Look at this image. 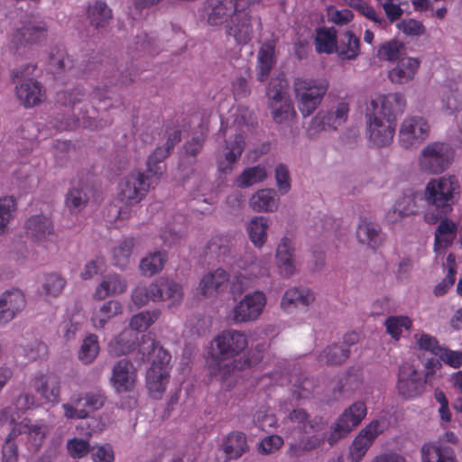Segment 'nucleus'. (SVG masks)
Here are the masks:
<instances>
[{"mask_svg":"<svg viewBox=\"0 0 462 462\" xmlns=\"http://www.w3.org/2000/svg\"><path fill=\"white\" fill-rule=\"evenodd\" d=\"M289 420L298 424L299 429L304 433H310L318 425L317 420H310V416L303 409H295L289 414Z\"/></svg>","mask_w":462,"mask_h":462,"instance_id":"obj_58","label":"nucleus"},{"mask_svg":"<svg viewBox=\"0 0 462 462\" xmlns=\"http://www.w3.org/2000/svg\"><path fill=\"white\" fill-rule=\"evenodd\" d=\"M415 337L418 347L420 350L430 352L435 356H439L440 352L443 350L444 346L439 344L437 337L430 334L422 332L419 335H416Z\"/></svg>","mask_w":462,"mask_h":462,"instance_id":"obj_60","label":"nucleus"},{"mask_svg":"<svg viewBox=\"0 0 462 462\" xmlns=\"http://www.w3.org/2000/svg\"><path fill=\"white\" fill-rule=\"evenodd\" d=\"M405 107L406 99L401 93L380 94L370 100L365 109V134L373 146L385 147L392 143L397 116Z\"/></svg>","mask_w":462,"mask_h":462,"instance_id":"obj_2","label":"nucleus"},{"mask_svg":"<svg viewBox=\"0 0 462 462\" xmlns=\"http://www.w3.org/2000/svg\"><path fill=\"white\" fill-rule=\"evenodd\" d=\"M130 51L132 53L136 52L138 56H141V54L154 55L158 53L157 44L154 40L146 33L136 36L134 46L130 47Z\"/></svg>","mask_w":462,"mask_h":462,"instance_id":"obj_56","label":"nucleus"},{"mask_svg":"<svg viewBox=\"0 0 462 462\" xmlns=\"http://www.w3.org/2000/svg\"><path fill=\"white\" fill-rule=\"evenodd\" d=\"M421 462H457L453 449L445 445L425 443L421 448Z\"/></svg>","mask_w":462,"mask_h":462,"instance_id":"obj_31","label":"nucleus"},{"mask_svg":"<svg viewBox=\"0 0 462 462\" xmlns=\"http://www.w3.org/2000/svg\"><path fill=\"white\" fill-rule=\"evenodd\" d=\"M350 350L334 344L326 347L319 356V362L326 365H341L349 357Z\"/></svg>","mask_w":462,"mask_h":462,"instance_id":"obj_44","label":"nucleus"},{"mask_svg":"<svg viewBox=\"0 0 462 462\" xmlns=\"http://www.w3.org/2000/svg\"><path fill=\"white\" fill-rule=\"evenodd\" d=\"M268 228L267 219L263 217H254L248 225V235L252 243L261 247L266 240V231Z\"/></svg>","mask_w":462,"mask_h":462,"instance_id":"obj_48","label":"nucleus"},{"mask_svg":"<svg viewBox=\"0 0 462 462\" xmlns=\"http://www.w3.org/2000/svg\"><path fill=\"white\" fill-rule=\"evenodd\" d=\"M158 342L155 338L149 333L143 335L141 337V341L137 345L138 354L141 356L140 360L142 362L148 361L152 356V354L158 353L159 348Z\"/></svg>","mask_w":462,"mask_h":462,"instance_id":"obj_59","label":"nucleus"},{"mask_svg":"<svg viewBox=\"0 0 462 462\" xmlns=\"http://www.w3.org/2000/svg\"><path fill=\"white\" fill-rule=\"evenodd\" d=\"M430 133V125L422 116H407L401 124L399 131L400 143L408 148L422 143Z\"/></svg>","mask_w":462,"mask_h":462,"instance_id":"obj_15","label":"nucleus"},{"mask_svg":"<svg viewBox=\"0 0 462 462\" xmlns=\"http://www.w3.org/2000/svg\"><path fill=\"white\" fill-rule=\"evenodd\" d=\"M283 445V439L279 435L267 436L261 440L258 451L261 454L268 455L279 450Z\"/></svg>","mask_w":462,"mask_h":462,"instance_id":"obj_63","label":"nucleus"},{"mask_svg":"<svg viewBox=\"0 0 462 462\" xmlns=\"http://www.w3.org/2000/svg\"><path fill=\"white\" fill-rule=\"evenodd\" d=\"M386 332L394 339H399L403 330H409L412 325L407 316H390L384 322Z\"/></svg>","mask_w":462,"mask_h":462,"instance_id":"obj_54","label":"nucleus"},{"mask_svg":"<svg viewBox=\"0 0 462 462\" xmlns=\"http://www.w3.org/2000/svg\"><path fill=\"white\" fill-rule=\"evenodd\" d=\"M145 175L140 171H133L124 177L118 186V199L126 206L139 204L149 193L152 185V175ZM155 179H157L154 176Z\"/></svg>","mask_w":462,"mask_h":462,"instance_id":"obj_8","label":"nucleus"},{"mask_svg":"<svg viewBox=\"0 0 462 462\" xmlns=\"http://www.w3.org/2000/svg\"><path fill=\"white\" fill-rule=\"evenodd\" d=\"M233 242L228 235H219L213 236L207 245L205 254L215 257L217 260H223L229 255L232 251Z\"/></svg>","mask_w":462,"mask_h":462,"instance_id":"obj_41","label":"nucleus"},{"mask_svg":"<svg viewBox=\"0 0 462 462\" xmlns=\"http://www.w3.org/2000/svg\"><path fill=\"white\" fill-rule=\"evenodd\" d=\"M274 44L272 42H264L258 51L257 56V79L264 81L274 63Z\"/></svg>","mask_w":462,"mask_h":462,"instance_id":"obj_40","label":"nucleus"},{"mask_svg":"<svg viewBox=\"0 0 462 462\" xmlns=\"http://www.w3.org/2000/svg\"><path fill=\"white\" fill-rule=\"evenodd\" d=\"M88 202V196L83 188H71L66 194L65 206L70 213H79Z\"/></svg>","mask_w":462,"mask_h":462,"instance_id":"obj_49","label":"nucleus"},{"mask_svg":"<svg viewBox=\"0 0 462 462\" xmlns=\"http://www.w3.org/2000/svg\"><path fill=\"white\" fill-rule=\"evenodd\" d=\"M67 450L72 458L79 459L91 451V446L88 440L73 438L67 441Z\"/></svg>","mask_w":462,"mask_h":462,"instance_id":"obj_62","label":"nucleus"},{"mask_svg":"<svg viewBox=\"0 0 462 462\" xmlns=\"http://www.w3.org/2000/svg\"><path fill=\"white\" fill-rule=\"evenodd\" d=\"M159 310H146L134 315L130 319L132 331L142 332L148 329L160 317Z\"/></svg>","mask_w":462,"mask_h":462,"instance_id":"obj_50","label":"nucleus"},{"mask_svg":"<svg viewBox=\"0 0 462 462\" xmlns=\"http://www.w3.org/2000/svg\"><path fill=\"white\" fill-rule=\"evenodd\" d=\"M336 51L342 60H356L360 53L359 37L351 31H346L340 36Z\"/></svg>","mask_w":462,"mask_h":462,"instance_id":"obj_35","label":"nucleus"},{"mask_svg":"<svg viewBox=\"0 0 462 462\" xmlns=\"http://www.w3.org/2000/svg\"><path fill=\"white\" fill-rule=\"evenodd\" d=\"M416 58L402 57L398 59L394 68L389 70L388 78L393 84L403 85L413 80L420 67Z\"/></svg>","mask_w":462,"mask_h":462,"instance_id":"obj_22","label":"nucleus"},{"mask_svg":"<svg viewBox=\"0 0 462 462\" xmlns=\"http://www.w3.org/2000/svg\"><path fill=\"white\" fill-rule=\"evenodd\" d=\"M123 307L118 300H110L96 309L91 316V322L96 329L104 328L107 322L121 314Z\"/></svg>","mask_w":462,"mask_h":462,"instance_id":"obj_32","label":"nucleus"},{"mask_svg":"<svg viewBox=\"0 0 462 462\" xmlns=\"http://www.w3.org/2000/svg\"><path fill=\"white\" fill-rule=\"evenodd\" d=\"M455 157L453 147L443 142L426 145L419 158L420 169L427 173L439 174L446 171Z\"/></svg>","mask_w":462,"mask_h":462,"instance_id":"obj_7","label":"nucleus"},{"mask_svg":"<svg viewBox=\"0 0 462 462\" xmlns=\"http://www.w3.org/2000/svg\"><path fill=\"white\" fill-rule=\"evenodd\" d=\"M328 88L326 80L297 78L293 91L298 108L304 117L310 116L320 105Z\"/></svg>","mask_w":462,"mask_h":462,"instance_id":"obj_6","label":"nucleus"},{"mask_svg":"<svg viewBox=\"0 0 462 462\" xmlns=\"http://www.w3.org/2000/svg\"><path fill=\"white\" fill-rule=\"evenodd\" d=\"M138 341L137 333L125 329L108 344V352L114 356L127 355L134 349Z\"/></svg>","mask_w":462,"mask_h":462,"instance_id":"obj_33","label":"nucleus"},{"mask_svg":"<svg viewBox=\"0 0 462 462\" xmlns=\"http://www.w3.org/2000/svg\"><path fill=\"white\" fill-rule=\"evenodd\" d=\"M441 93L442 108L448 114L457 111L462 100L458 91V80L457 79L447 80L442 86Z\"/></svg>","mask_w":462,"mask_h":462,"instance_id":"obj_37","label":"nucleus"},{"mask_svg":"<svg viewBox=\"0 0 462 462\" xmlns=\"http://www.w3.org/2000/svg\"><path fill=\"white\" fill-rule=\"evenodd\" d=\"M105 400L106 397L100 391L73 395L69 403L62 404L65 417L71 420L85 419L90 411L102 408Z\"/></svg>","mask_w":462,"mask_h":462,"instance_id":"obj_12","label":"nucleus"},{"mask_svg":"<svg viewBox=\"0 0 462 462\" xmlns=\"http://www.w3.org/2000/svg\"><path fill=\"white\" fill-rule=\"evenodd\" d=\"M24 232L28 238L39 244L51 241L55 236L51 217L42 213L32 215L25 220Z\"/></svg>","mask_w":462,"mask_h":462,"instance_id":"obj_16","label":"nucleus"},{"mask_svg":"<svg viewBox=\"0 0 462 462\" xmlns=\"http://www.w3.org/2000/svg\"><path fill=\"white\" fill-rule=\"evenodd\" d=\"M93 462H114L115 454L110 444H104L91 448Z\"/></svg>","mask_w":462,"mask_h":462,"instance_id":"obj_64","label":"nucleus"},{"mask_svg":"<svg viewBox=\"0 0 462 462\" xmlns=\"http://www.w3.org/2000/svg\"><path fill=\"white\" fill-rule=\"evenodd\" d=\"M316 49L318 52L331 54L337 51V32L334 28H321L317 31Z\"/></svg>","mask_w":462,"mask_h":462,"instance_id":"obj_43","label":"nucleus"},{"mask_svg":"<svg viewBox=\"0 0 462 462\" xmlns=\"http://www.w3.org/2000/svg\"><path fill=\"white\" fill-rule=\"evenodd\" d=\"M165 261V254H162V252H154L141 261L140 270L145 275H153L162 269Z\"/></svg>","mask_w":462,"mask_h":462,"instance_id":"obj_55","label":"nucleus"},{"mask_svg":"<svg viewBox=\"0 0 462 462\" xmlns=\"http://www.w3.org/2000/svg\"><path fill=\"white\" fill-rule=\"evenodd\" d=\"M460 184L455 175L442 176L430 180L424 190V199L433 211L424 216L429 224H436L443 217H448L458 199Z\"/></svg>","mask_w":462,"mask_h":462,"instance_id":"obj_4","label":"nucleus"},{"mask_svg":"<svg viewBox=\"0 0 462 462\" xmlns=\"http://www.w3.org/2000/svg\"><path fill=\"white\" fill-rule=\"evenodd\" d=\"M171 354L163 347L159 348L155 359L146 373V387L149 394L160 400L166 390L170 379Z\"/></svg>","mask_w":462,"mask_h":462,"instance_id":"obj_9","label":"nucleus"},{"mask_svg":"<svg viewBox=\"0 0 462 462\" xmlns=\"http://www.w3.org/2000/svg\"><path fill=\"white\" fill-rule=\"evenodd\" d=\"M245 144V138L240 134L226 141L223 153L217 158V168L220 172L226 174L233 170L244 152Z\"/></svg>","mask_w":462,"mask_h":462,"instance_id":"obj_20","label":"nucleus"},{"mask_svg":"<svg viewBox=\"0 0 462 462\" xmlns=\"http://www.w3.org/2000/svg\"><path fill=\"white\" fill-rule=\"evenodd\" d=\"M229 280V274L223 269L218 268L214 273L203 276L199 287L204 296H211L215 292L222 291Z\"/></svg>","mask_w":462,"mask_h":462,"instance_id":"obj_36","label":"nucleus"},{"mask_svg":"<svg viewBox=\"0 0 462 462\" xmlns=\"http://www.w3.org/2000/svg\"><path fill=\"white\" fill-rule=\"evenodd\" d=\"M291 242L283 237L276 250V259L281 275L291 277L295 273V264L292 258Z\"/></svg>","mask_w":462,"mask_h":462,"instance_id":"obj_34","label":"nucleus"},{"mask_svg":"<svg viewBox=\"0 0 462 462\" xmlns=\"http://www.w3.org/2000/svg\"><path fill=\"white\" fill-rule=\"evenodd\" d=\"M348 112L349 105L346 102H339L327 112H319L315 117V121H319L318 125H320L323 130H336L346 121Z\"/></svg>","mask_w":462,"mask_h":462,"instance_id":"obj_29","label":"nucleus"},{"mask_svg":"<svg viewBox=\"0 0 462 462\" xmlns=\"http://www.w3.org/2000/svg\"><path fill=\"white\" fill-rule=\"evenodd\" d=\"M181 298V286L163 277L156 279L149 286L140 283L132 291V300L138 308L144 306L150 300L156 302L171 300L174 304L180 302Z\"/></svg>","mask_w":462,"mask_h":462,"instance_id":"obj_5","label":"nucleus"},{"mask_svg":"<svg viewBox=\"0 0 462 462\" xmlns=\"http://www.w3.org/2000/svg\"><path fill=\"white\" fill-rule=\"evenodd\" d=\"M247 346V337L244 332L236 329L222 331L212 343V359L208 364L209 374L225 381L236 369L250 368L260 363L263 358L261 351L246 356L243 362L234 360Z\"/></svg>","mask_w":462,"mask_h":462,"instance_id":"obj_3","label":"nucleus"},{"mask_svg":"<svg viewBox=\"0 0 462 462\" xmlns=\"http://www.w3.org/2000/svg\"><path fill=\"white\" fill-rule=\"evenodd\" d=\"M127 289V282L118 273L105 275L97 286L93 297L97 300H103L109 296L124 293Z\"/></svg>","mask_w":462,"mask_h":462,"instance_id":"obj_25","label":"nucleus"},{"mask_svg":"<svg viewBox=\"0 0 462 462\" xmlns=\"http://www.w3.org/2000/svg\"><path fill=\"white\" fill-rule=\"evenodd\" d=\"M366 405L364 402H354L337 418L332 426L328 442L334 446L338 439L346 437L354 428L358 426L366 415Z\"/></svg>","mask_w":462,"mask_h":462,"instance_id":"obj_11","label":"nucleus"},{"mask_svg":"<svg viewBox=\"0 0 462 462\" xmlns=\"http://www.w3.org/2000/svg\"><path fill=\"white\" fill-rule=\"evenodd\" d=\"M181 132L180 129H174L168 136L164 146L157 147L153 152L148 157L146 162L147 172L160 179L165 167L162 164L163 161L170 155L174 146L180 142Z\"/></svg>","mask_w":462,"mask_h":462,"instance_id":"obj_17","label":"nucleus"},{"mask_svg":"<svg viewBox=\"0 0 462 462\" xmlns=\"http://www.w3.org/2000/svg\"><path fill=\"white\" fill-rule=\"evenodd\" d=\"M356 237L362 244H365L372 249H377L383 242L381 226L365 218H361L356 229Z\"/></svg>","mask_w":462,"mask_h":462,"instance_id":"obj_30","label":"nucleus"},{"mask_svg":"<svg viewBox=\"0 0 462 462\" xmlns=\"http://www.w3.org/2000/svg\"><path fill=\"white\" fill-rule=\"evenodd\" d=\"M46 27L42 23L29 21L14 32L11 42L15 45L39 42L45 38Z\"/></svg>","mask_w":462,"mask_h":462,"instance_id":"obj_26","label":"nucleus"},{"mask_svg":"<svg viewBox=\"0 0 462 462\" xmlns=\"http://www.w3.org/2000/svg\"><path fill=\"white\" fill-rule=\"evenodd\" d=\"M315 300L313 292L305 287H292L288 289L281 300V308L291 311L296 308H307Z\"/></svg>","mask_w":462,"mask_h":462,"instance_id":"obj_24","label":"nucleus"},{"mask_svg":"<svg viewBox=\"0 0 462 462\" xmlns=\"http://www.w3.org/2000/svg\"><path fill=\"white\" fill-rule=\"evenodd\" d=\"M256 0H208L200 9V19L208 25H225L226 34L237 44H246L252 39L253 26L250 6Z\"/></svg>","mask_w":462,"mask_h":462,"instance_id":"obj_1","label":"nucleus"},{"mask_svg":"<svg viewBox=\"0 0 462 462\" xmlns=\"http://www.w3.org/2000/svg\"><path fill=\"white\" fill-rule=\"evenodd\" d=\"M32 387L47 402H59L60 391L57 375L51 373L37 374L32 380Z\"/></svg>","mask_w":462,"mask_h":462,"instance_id":"obj_23","label":"nucleus"},{"mask_svg":"<svg viewBox=\"0 0 462 462\" xmlns=\"http://www.w3.org/2000/svg\"><path fill=\"white\" fill-rule=\"evenodd\" d=\"M279 198L274 189H265L258 190L250 199L254 210L273 212L278 208Z\"/></svg>","mask_w":462,"mask_h":462,"instance_id":"obj_39","label":"nucleus"},{"mask_svg":"<svg viewBox=\"0 0 462 462\" xmlns=\"http://www.w3.org/2000/svg\"><path fill=\"white\" fill-rule=\"evenodd\" d=\"M383 431L379 420L371 421L355 438L350 447L351 462H360L376 437Z\"/></svg>","mask_w":462,"mask_h":462,"instance_id":"obj_18","label":"nucleus"},{"mask_svg":"<svg viewBox=\"0 0 462 462\" xmlns=\"http://www.w3.org/2000/svg\"><path fill=\"white\" fill-rule=\"evenodd\" d=\"M16 96L21 104L25 107H32L39 105L45 97V90L42 86L32 79L16 86Z\"/></svg>","mask_w":462,"mask_h":462,"instance_id":"obj_28","label":"nucleus"},{"mask_svg":"<svg viewBox=\"0 0 462 462\" xmlns=\"http://www.w3.org/2000/svg\"><path fill=\"white\" fill-rule=\"evenodd\" d=\"M17 210L16 200L12 196L0 198V236L5 234L14 220Z\"/></svg>","mask_w":462,"mask_h":462,"instance_id":"obj_47","label":"nucleus"},{"mask_svg":"<svg viewBox=\"0 0 462 462\" xmlns=\"http://www.w3.org/2000/svg\"><path fill=\"white\" fill-rule=\"evenodd\" d=\"M11 407L5 408L1 411L0 418L9 419L12 424H14L11 430V438L24 436L30 450H38L43 443L46 436V428L43 425L32 424L31 420L24 419L19 423H15L20 418L18 412H13Z\"/></svg>","mask_w":462,"mask_h":462,"instance_id":"obj_10","label":"nucleus"},{"mask_svg":"<svg viewBox=\"0 0 462 462\" xmlns=\"http://www.w3.org/2000/svg\"><path fill=\"white\" fill-rule=\"evenodd\" d=\"M267 177L264 166L257 165L245 169L236 180L239 188H246L261 182Z\"/></svg>","mask_w":462,"mask_h":462,"instance_id":"obj_52","label":"nucleus"},{"mask_svg":"<svg viewBox=\"0 0 462 462\" xmlns=\"http://www.w3.org/2000/svg\"><path fill=\"white\" fill-rule=\"evenodd\" d=\"M99 353L97 336L89 334L82 342L79 351V359L84 364L92 363Z\"/></svg>","mask_w":462,"mask_h":462,"instance_id":"obj_53","label":"nucleus"},{"mask_svg":"<svg viewBox=\"0 0 462 462\" xmlns=\"http://www.w3.org/2000/svg\"><path fill=\"white\" fill-rule=\"evenodd\" d=\"M439 221V224L435 232V250L450 246L457 229V224L447 217H443Z\"/></svg>","mask_w":462,"mask_h":462,"instance_id":"obj_38","label":"nucleus"},{"mask_svg":"<svg viewBox=\"0 0 462 462\" xmlns=\"http://www.w3.org/2000/svg\"><path fill=\"white\" fill-rule=\"evenodd\" d=\"M426 380L413 365H402L398 373L397 391L404 399H414L425 389Z\"/></svg>","mask_w":462,"mask_h":462,"instance_id":"obj_14","label":"nucleus"},{"mask_svg":"<svg viewBox=\"0 0 462 462\" xmlns=\"http://www.w3.org/2000/svg\"><path fill=\"white\" fill-rule=\"evenodd\" d=\"M135 383V371L133 364L121 359L114 365L111 383L117 393H126L134 389Z\"/></svg>","mask_w":462,"mask_h":462,"instance_id":"obj_21","label":"nucleus"},{"mask_svg":"<svg viewBox=\"0 0 462 462\" xmlns=\"http://www.w3.org/2000/svg\"><path fill=\"white\" fill-rule=\"evenodd\" d=\"M287 88L288 83L283 78L277 77L272 79L267 88V95L270 101L288 99Z\"/></svg>","mask_w":462,"mask_h":462,"instance_id":"obj_61","label":"nucleus"},{"mask_svg":"<svg viewBox=\"0 0 462 462\" xmlns=\"http://www.w3.org/2000/svg\"><path fill=\"white\" fill-rule=\"evenodd\" d=\"M266 303V296L261 291L245 294L232 310L234 322L244 323L256 320L263 313Z\"/></svg>","mask_w":462,"mask_h":462,"instance_id":"obj_13","label":"nucleus"},{"mask_svg":"<svg viewBox=\"0 0 462 462\" xmlns=\"http://www.w3.org/2000/svg\"><path fill=\"white\" fill-rule=\"evenodd\" d=\"M324 441L323 436L312 435L306 439L300 440L297 444H292L290 447L289 454L291 457H299L304 451H310L320 446Z\"/></svg>","mask_w":462,"mask_h":462,"instance_id":"obj_57","label":"nucleus"},{"mask_svg":"<svg viewBox=\"0 0 462 462\" xmlns=\"http://www.w3.org/2000/svg\"><path fill=\"white\" fill-rule=\"evenodd\" d=\"M219 450L226 456V460L241 457L247 450L246 436L241 431H231L223 439Z\"/></svg>","mask_w":462,"mask_h":462,"instance_id":"obj_27","label":"nucleus"},{"mask_svg":"<svg viewBox=\"0 0 462 462\" xmlns=\"http://www.w3.org/2000/svg\"><path fill=\"white\" fill-rule=\"evenodd\" d=\"M66 279L60 274L51 273L44 275L42 289L48 297L59 296L66 286Z\"/></svg>","mask_w":462,"mask_h":462,"instance_id":"obj_51","label":"nucleus"},{"mask_svg":"<svg viewBox=\"0 0 462 462\" xmlns=\"http://www.w3.org/2000/svg\"><path fill=\"white\" fill-rule=\"evenodd\" d=\"M273 118L277 124H282L293 119L296 112L290 98L278 101H270Z\"/></svg>","mask_w":462,"mask_h":462,"instance_id":"obj_45","label":"nucleus"},{"mask_svg":"<svg viewBox=\"0 0 462 462\" xmlns=\"http://www.w3.org/2000/svg\"><path fill=\"white\" fill-rule=\"evenodd\" d=\"M88 17L91 25L98 29L106 26L112 18V10L104 1L97 0L88 7Z\"/></svg>","mask_w":462,"mask_h":462,"instance_id":"obj_42","label":"nucleus"},{"mask_svg":"<svg viewBox=\"0 0 462 462\" xmlns=\"http://www.w3.org/2000/svg\"><path fill=\"white\" fill-rule=\"evenodd\" d=\"M134 246V238L128 237L122 240L112 249L113 264L118 268H125L129 263Z\"/></svg>","mask_w":462,"mask_h":462,"instance_id":"obj_46","label":"nucleus"},{"mask_svg":"<svg viewBox=\"0 0 462 462\" xmlns=\"http://www.w3.org/2000/svg\"><path fill=\"white\" fill-rule=\"evenodd\" d=\"M24 307L25 296L21 290L5 291L0 296V325L10 322Z\"/></svg>","mask_w":462,"mask_h":462,"instance_id":"obj_19","label":"nucleus"}]
</instances>
